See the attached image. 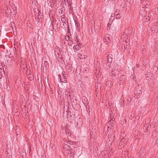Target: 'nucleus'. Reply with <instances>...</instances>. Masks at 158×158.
I'll use <instances>...</instances> for the list:
<instances>
[{
  "instance_id": "obj_1",
  "label": "nucleus",
  "mask_w": 158,
  "mask_h": 158,
  "mask_svg": "<svg viewBox=\"0 0 158 158\" xmlns=\"http://www.w3.org/2000/svg\"><path fill=\"white\" fill-rule=\"evenodd\" d=\"M112 60V55H109L105 59L104 61V67L106 69L109 68V66L111 64V62Z\"/></svg>"
},
{
  "instance_id": "obj_2",
  "label": "nucleus",
  "mask_w": 158,
  "mask_h": 158,
  "mask_svg": "<svg viewBox=\"0 0 158 158\" xmlns=\"http://www.w3.org/2000/svg\"><path fill=\"white\" fill-rule=\"evenodd\" d=\"M122 51H124L128 47V43L126 41H123L120 44Z\"/></svg>"
},
{
  "instance_id": "obj_3",
  "label": "nucleus",
  "mask_w": 158,
  "mask_h": 158,
  "mask_svg": "<svg viewBox=\"0 0 158 158\" xmlns=\"http://www.w3.org/2000/svg\"><path fill=\"white\" fill-rule=\"evenodd\" d=\"M3 11L4 14H5V15L6 17L8 16L11 12V10L9 6L7 7L6 6L4 7Z\"/></svg>"
},
{
  "instance_id": "obj_4",
  "label": "nucleus",
  "mask_w": 158,
  "mask_h": 158,
  "mask_svg": "<svg viewBox=\"0 0 158 158\" xmlns=\"http://www.w3.org/2000/svg\"><path fill=\"white\" fill-rule=\"evenodd\" d=\"M114 119H115L114 118L110 119L109 122L107 123L105 127H107V128H110L114 124Z\"/></svg>"
},
{
  "instance_id": "obj_5",
  "label": "nucleus",
  "mask_w": 158,
  "mask_h": 158,
  "mask_svg": "<svg viewBox=\"0 0 158 158\" xmlns=\"http://www.w3.org/2000/svg\"><path fill=\"white\" fill-rule=\"evenodd\" d=\"M65 74H64L63 73H62V77L60 75H58L59 78V81L60 80V82H66L67 81V79L65 76H64Z\"/></svg>"
},
{
  "instance_id": "obj_6",
  "label": "nucleus",
  "mask_w": 158,
  "mask_h": 158,
  "mask_svg": "<svg viewBox=\"0 0 158 158\" xmlns=\"http://www.w3.org/2000/svg\"><path fill=\"white\" fill-rule=\"evenodd\" d=\"M133 31V29L132 28L129 29H126L124 31V33L127 36H129L132 35Z\"/></svg>"
},
{
  "instance_id": "obj_7",
  "label": "nucleus",
  "mask_w": 158,
  "mask_h": 158,
  "mask_svg": "<svg viewBox=\"0 0 158 158\" xmlns=\"http://www.w3.org/2000/svg\"><path fill=\"white\" fill-rule=\"evenodd\" d=\"M118 72L117 70H115L114 69H112L111 72L110 73V74L112 76V77L114 78L116 77Z\"/></svg>"
},
{
  "instance_id": "obj_8",
  "label": "nucleus",
  "mask_w": 158,
  "mask_h": 158,
  "mask_svg": "<svg viewBox=\"0 0 158 158\" xmlns=\"http://www.w3.org/2000/svg\"><path fill=\"white\" fill-rule=\"evenodd\" d=\"M110 36L108 35H106L103 39V41L106 44H107L110 42Z\"/></svg>"
},
{
  "instance_id": "obj_9",
  "label": "nucleus",
  "mask_w": 158,
  "mask_h": 158,
  "mask_svg": "<svg viewBox=\"0 0 158 158\" xmlns=\"http://www.w3.org/2000/svg\"><path fill=\"white\" fill-rule=\"evenodd\" d=\"M139 14L143 17H144L147 15L146 11L145 10H139Z\"/></svg>"
},
{
  "instance_id": "obj_10",
  "label": "nucleus",
  "mask_w": 158,
  "mask_h": 158,
  "mask_svg": "<svg viewBox=\"0 0 158 158\" xmlns=\"http://www.w3.org/2000/svg\"><path fill=\"white\" fill-rule=\"evenodd\" d=\"M63 148L66 150H72L71 147L68 144H65Z\"/></svg>"
},
{
  "instance_id": "obj_11",
  "label": "nucleus",
  "mask_w": 158,
  "mask_h": 158,
  "mask_svg": "<svg viewBox=\"0 0 158 158\" xmlns=\"http://www.w3.org/2000/svg\"><path fill=\"white\" fill-rule=\"evenodd\" d=\"M26 59L24 58H21V64L22 65H24V67L26 65Z\"/></svg>"
},
{
  "instance_id": "obj_12",
  "label": "nucleus",
  "mask_w": 158,
  "mask_h": 158,
  "mask_svg": "<svg viewBox=\"0 0 158 158\" xmlns=\"http://www.w3.org/2000/svg\"><path fill=\"white\" fill-rule=\"evenodd\" d=\"M73 48L76 51L79 50L81 48V46L79 44L74 45L73 46Z\"/></svg>"
},
{
  "instance_id": "obj_13",
  "label": "nucleus",
  "mask_w": 158,
  "mask_h": 158,
  "mask_svg": "<svg viewBox=\"0 0 158 158\" xmlns=\"http://www.w3.org/2000/svg\"><path fill=\"white\" fill-rule=\"evenodd\" d=\"M150 122V121L149 120H147L145 121V127L146 128H148L149 127H151V126L150 124H149V122Z\"/></svg>"
},
{
  "instance_id": "obj_14",
  "label": "nucleus",
  "mask_w": 158,
  "mask_h": 158,
  "mask_svg": "<svg viewBox=\"0 0 158 158\" xmlns=\"http://www.w3.org/2000/svg\"><path fill=\"white\" fill-rule=\"evenodd\" d=\"M148 62L149 61L148 59H144L143 61V64L145 66H146L148 64Z\"/></svg>"
},
{
  "instance_id": "obj_15",
  "label": "nucleus",
  "mask_w": 158,
  "mask_h": 158,
  "mask_svg": "<svg viewBox=\"0 0 158 158\" xmlns=\"http://www.w3.org/2000/svg\"><path fill=\"white\" fill-rule=\"evenodd\" d=\"M125 143L122 142L120 140H119V144L118 148H119V149L121 148L122 147L124 146V145L125 144Z\"/></svg>"
},
{
  "instance_id": "obj_16",
  "label": "nucleus",
  "mask_w": 158,
  "mask_h": 158,
  "mask_svg": "<svg viewBox=\"0 0 158 158\" xmlns=\"http://www.w3.org/2000/svg\"><path fill=\"white\" fill-rule=\"evenodd\" d=\"M111 136H110L109 135H108V138L107 139V143L108 144L110 143L111 144V143H110V142H111L112 140V138L111 137Z\"/></svg>"
},
{
  "instance_id": "obj_17",
  "label": "nucleus",
  "mask_w": 158,
  "mask_h": 158,
  "mask_svg": "<svg viewBox=\"0 0 158 158\" xmlns=\"http://www.w3.org/2000/svg\"><path fill=\"white\" fill-rule=\"evenodd\" d=\"M44 65L45 68V69H48L49 67V64L48 62L47 61H44Z\"/></svg>"
},
{
  "instance_id": "obj_18",
  "label": "nucleus",
  "mask_w": 158,
  "mask_h": 158,
  "mask_svg": "<svg viewBox=\"0 0 158 158\" xmlns=\"http://www.w3.org/2000/svg\"><path fill=\"white\" fill-rule=\"evenodd\" d=\"M72 105H77V100L76 99L73 100V101L72 102Z\"/></svg>"
},
{
  "instance_id": "obj_19",
  "label": "nucleus",
  "mask_w": 158,
  "mask_h": 158,
  "mask_svg": "<svg viewBox=\"0 0 158 158\" xmlns=\"http://www.w3.org/2000/svg\"><path fill=\"white\" fill-rule=\"evenodd\" d=\"M125 78V76L123 75H121L120 78V80L121 81L124 82Z\"/></svg>"
},
{
  "instance_id": "obj_20",
  "label": "nucleus",
  "mask_w": 158,
  "mask_h": 158,
  "mask_svg": "<svg viewBox=\"0 0 158 158\" xmlns=\"http://www.w3.org/2000/svg\"><path fill=\"white\" fill-rule=\"evenodd\" d=\"M81 59H85V56L84 55H82L81 53H79L78 54V56Z\"/></svg>"
},
{
  "instance_id": "obj_21",
  "label": "nucleus",
  "mask_w": 158,
  "mask_h": 158,
  "mask_svg": "<svg viewBox=\"0 0 158 158\" xmlns=\"http://www.w3.org/2000/svg\"><path fill=\"white\" fill-rule=\"evenodd\" d=\"M111 81H107L105 83L106 86H109L110 87L111 86Z\"/></svg>"
},
{
  "instance_id": "obj_22",
  "label": "nucleus",
  "mask_w": 158,
  "mask_h": 158,
  "mask_svg": "<svg viewBox=\"0 0 158 158\" xmlns=\"http://www.w3.org/2000/svg\"><path fill=\"white\" fill-rule=\"evenodd\" d=\"M67 101L68 102H72V99H71L70 94H69V95L67 96Z\"/></svg>"
},
{
  "instance_id": "obj_23",
  "label": "nucleus",
  "mask_w": 158,
  "mask_h": 158,
  "mask_svg": "<svg viewBox=\"0 0 158 158\" xmlns=\"http://www.w3.org/2000/svg\"><path fill=\"white\" fill-rule=\"evenodd\" d=\"M119 140H120L122 142L123 141V142H124L125 143L126 141H125V139L123 138V136L122 137H120V138L119 139Z\"/></svg>"
},
{
  "instance_id": "obj_24",
  "label": "nucleus",
  "mask_w": 158,
  "mask_h": 158,
  "mask_svg": "<svg viewBox=\"0 0 158 158\" xmlns=\"http://www.w3.org/2000/svg\"><path fill=\"white\" fill-rule=\"evenodd\" d=\"M147 3L146 4L145 6L144 7L146 8H147L150 6V5H151L150 4V2H147Z\"/></svg>"
},
{
  "instance_id": "obj_25",
  "label": "nucleus",
  "mask_w": 158,
  "mask_h": 158,
  "mask_svg": "<svg viewBox=\"0 0 158 158\" xmlns=\"http://www.w3.org/2000/svg\"><path fill=\"white\" fill-rule=\"evenodd\" d=\"M69 90L68 89H67L65 92V94L66 96L69 95V94H70V93L69 92Z\"/></svg>"
},
{
  "instance_id": "obj_26",
  "label": "nucleus",
  "mask_w": 158,
  "mask_h": 158,
  "mask_svg": "<svg viewBox=\"0 0 158 158\" xmlns=\"http://www.w3.org/2000/svg\"><path fill=\"white\" fill-rule=\"evenodd\" d=\"M148 2L149 1H147L146 0L143 1L142 3V6H145L146 4H147V2Z\"/></svg>"
},
{
  "instance_id": "obj_27",
  "label": "nucleus",
  "mask_w": 158,
  "mask_h": 158,
  "mask_svg": "<svg viewBox=\"0 0 158 158\" xmlns=\"http://www.w3.org/2000/svg\"><path fill=\"white\" fill-rule=\"evenodd\" d=\"M115 18L117 19H118L120 18L121 16V15L120 14H117V15H115Z\"/></svg>"
},
{
  "instance_id": "obj_28",
  "label": "nucleus",
  "mask_w": 158,
  "mask_h": 158,
  "mask_svg": "<svg viewBox=\"0 0 158 158\" xmlns=\"http://www.w3.org/2000/svg\"><path fill=\"white\" fill-rule=\"evenodd\" d=\"M64 39L66 41L69 40V36L68 35L65 36V37H64Z\"/></svg>"
},
{
  "instance_id": "obj_29",
  "label": "nucleus",
  "mask_w": 158,
  "mask_h": 158,
  "mask_svg": "<svg viewBox=\"0 0 158 158\" xmlns=\"http://www.w3.org/2000/svg\"><path fill=\"white\" fill-rule=\"evenodd\" d=\"M156 10H157L158 15V8H155L152 9V12H156Z\"/></svg>"
},
{
  "instance_id": "obj_30",
  "label": "nucleus",
  "mask_w": 158,
  "mask_h": 158,
  "mask_svg": "<svg viewBox=\"0 0 158 158\" xmlns=\"http://www.w3.org/2000/svg\"><path fill=\"white\" fill-rule=\"evenodd\" d=\"M68 44L69 46H71L73 44V42L72 41L70 40H69L68 41Z\"/></svg>"
},
{
  "instance_id": "obj_31",
  "label": "nucleus",
  "mask_w": 158,
  "mask_h": 158,
  "mask_svg": "<svg viewBox=\"0 0 158 158\" xmlns=\"http://www.w3.org/2000/svg\"><path fill=\"white\" fill-rule=\"evenodd\" d=\"M61 20L63 23L65 22L66 21L65 18V17H62L61 18Z\"/></svg>"
},
{
  "instance_id": "obj_32",
  "label": "nucleus",
  "mask_w": 158,
  "mask_h": 158,
  "mask_svg": "<svg viewBox=\"0 0 158 158\" xmlns=\"http://www.w3.org/2000/svg\"><path fill=\"white\" fill-rule=\"evenodd\" d=\"M1 66H0V69L1 70H2L4 72V68H3V66H4H4L2 65V64H1Z\"/></svg>"
},
{
  "instance_id": "obj_33",
  "label": "nucleus",
  "mask_w": 158,
  "mask_h": 158,
  "mask_svg": "<svg viewBox=\"0 0 158 158\" xmlns=\"http://www.w3.org/2000/svg\"><path fill=\"white\" fill-rule=\"evenodd\" d=\"M130 0H127V1H126L125 2V4L126 6H128V3H130Z\"/></svg>"
},
{
  "instance_id": "obj_34",
  "label": "nucleus",
  "mask_w": 158,
  "mask_h": 158,
  "mask_svg": "<svg viewBox=\"0 0 158 158\" xmlns=\"http://www.w3.org/2000/svg\"><path fill=\"white\" fill-rule=\"evenodd\" d=\"M137 90H136V91H135V94H137V93H138V94H139V95L140 94H141V91H140V90H139L138 91V92H137Z\"/></svg>"
},
{
  "instance_id": "obj_35",
  "label": "nucleus",
  "mask_w": 158,
  "mask_h": 158,
  "mask_svg": "<svg viewBox=\"0 0 158 158\" xmlns=\"http://www.w3.org/2000/svg\"><path fill=\"white\" fill-rule=\"evenodd\" d=\"M145 7H144L142 6L140 8V10H145Z\"/></svg>"
},
{
  "instance_id": "obj_36",
  "label": "nucleus",
  "mask_w": 158,
  "mask_h": 158,
  "mask_svg": "<svg viewBox=\"0 0 158 158\" xmlns=\"http://www.w3.org/2000/svg\"><path fill=\"white\" fill-rule=\"evenodd\" d=\"M63 12H64V11H63V10H61V9L59 11V13H60L61 14L63 13Z\"/></svg>"
},
{
  "instance_id": "obj_37",
  "label": "nucleus",
  "mask_w": 158,
  "mask_h": 158,
  "mask_svg": "<svg viewBox=\"0 0 158 158\" xmlns=\"http://www.w3.org/2000/svg\"><path fill=\"white\" fill-rule=\"evenodd\" d=\"M154 15H155V14H158L157 10L156 11V12H152Z\"/></svg>"
},
{
  "instance_id": "obj_38",
  "label": "nucleus",
  "mask_w": 158,
  "mask_h": 158,
  "mask_svg": "<svg viewBox=\"0 0 158 158\" xmlns=\"http://www.w3.org/2000/svg\"><path fill=\"white\" fill-rule=\"evenodd\" d=\"M63 23V25L64 27H65L66 26V23L65 22H64V23Z\"/></svg>"
},
{
  "instance_id": "obj_39",
  "label": "nucleus",
  "mask_w": 158,
  "mask_h": 158,
  "mask_svg": "<svg viewBox=\"0 0 158 158\" xmlns=\"http://www.w3.org/2000/svg\"><path fill=\"white\" fill-rule=\"evenodd\" d=\"M70 2H68V6H71V3H69Z\"/></svg>"
},
{
  "instance_id": "obj_40",
  "label": "nucleus",
  "mask_w": 158,
  "mask_h": 158,
  "mask_svg": "<svg viewBox=\"0 0 158 158\" xmlns=\"http://www.w3.org/2000/svg\"><path fill=\"white\" fill-rule=\"evenodd\" d=\"M143 151L142 150H140V151L139 153L141 154V155H143V153H143Z\"/></svg>"
},
{
  "instance_id": "obj_41",
  "label": "nucleus",
  "mask_w": 158,
  "mask_h": 158,
  "mask_svg": "<svg viewBox=\"0 0 158 158\" xmlns=\"http://www.w3.org/2000/svg\"><path fill=\"white\" fill-rule=\"evenodd\" d=\"M119 14L118 13V12H117V11H115V13H114V15H117V14Z\"/></svg>"
},
{
  "instance_id": "obj_42",
  "label": "nucleus",
  "mask_w": 158,
  "mask_h": 158,
  "mask_svg": "<svg viewBox=\"0 0 158 158\" xmlns=\"http://www.w3.org/2000/svg\"><path fill=\"white\" fill-rule=\"evenodd\" d=\"M69 9L70 10H71V9H72V7L71 6H69Z\"/></svg>"
},
{
  "instance_id": "obj_43",
  "label": "nucleus",
  "mask_w": 158,
  "mask_h": 158,
  "mask_svg": "<svg viewBox=\"0 0 158 158\" xmlns=\"http://www.w3.org/2000/svg\"><path fill=\"white\" fill-rule=\"evenodd\" d=\"M110 25V23H108L107 24V27H108L109 26V25Z\"/></svg>"
},
{
  "instance_id": "obj_44",
  "label": "nucleus",
  "mask_w": 158,
  "mask_h": 158,
  "mask_svg": "<svg viewBox=\"0 0 158 158\" xmlns=\"http://www.w3.org/2000/svg\"><path fill=\"white\" fill-rule=\"evenodd\" d=\"M156 23H157L158 24V18H157V19Z\"/></svg>"
},
{
  "instance_id": "obj_45",
  "label": "nucleus",
  "mask_w": 158,
  "mask_h": 158,
  "mask_svg": "<svg viewBox=\"0 0 158 158\" xmlns=\"http://www.w3.org/2000/svg\"><path fill=\"white\" fill-rule=\"evenodd\" d=\"M156 143L157 144H158V140L156 141Z\"/></svg>"
},
{
  "instance_id": "obj_46",
  "label": "nucleus",
  "mask_w": 158,
  "mask_h": 158,
  "mask_svg": "<svg viewBox=\"0 0 158 158\" xmlns=\"http://www.w3.org/2000/svg\"><path fill=\"white\" fill-rule=\"evenodd\" d=\"M64 1L65 2H65H67V1L66 0H64Z\"/></svg>"
},
{
  "instance_id": "obj_47",
  "label": "nucleus",
  "mask_w": 158,
  "mask_h": 158,
  "mask_svg": "<svg viewBox=\"0 0 158 158\" xmlns=\"http://www.w3.org/2000/svg\"><path fill=\"white\" fill-rule=\"evenodd\" d=\"M64 1L65 2H65H67V1L66 0H64Z\"/></svg>"
},
{
  "instance_id": "obj_48",
  "label": "nucleus",
  "mask_w": 158,
  "mask_h": 158,
  "mask_svg": "<svg viewBox=\"0 0 158 158\" xmlns=\"http://www.w3.org/2000/svg\"><path fill=\"white\" fill-rule=\"evenodd\" d=\"M114 30H116L115 28H114Z\"/></svg>"
},
{
  "instance_id": "obj_49",
  "label": "nucleus",
  "mask_w": 158,
  "mask_h": 158,
  "mask_svg": "<svg viewBox=\"0 0 158 158\" xmlns=\"http://www.w3.org/2000/svg\"><path fill=\"white\" fill-rule=\"evenodd\" d=\"M113 27H111V29H112Z\"/></svg>"
},
{
  "instance_id": "obj_50",
  "label": "nucleus",
  "mask_w": 158,
  "mask_h": 158,
  "mask_svg": "<svg viewBox=\"0 0 158 158\" xmlns=\"http://www.w3.org/2000/svg\"><path fill=\"white\" fill-rule=\"evenodd\" d=\"M68 134H69V132L68 133Z\"/></svg>"
},
{
  "instance_id": "obj_51",
  "label": "nucleus",
  "mask_w": 158,
  "mask_h": 158,
  "mask_svg": "<svg viewBox=\"0 0 158 158\" xmlns=\"http://www.w3.org/2000/svg\"><path fill=\"white\" fill-rule=\"evenodd\" d=\"M141 1H142L143 0H140Z\"/></svg>"
}]
</instances>
